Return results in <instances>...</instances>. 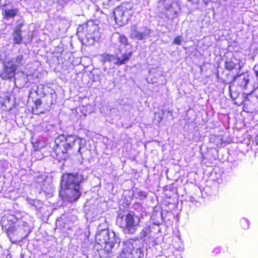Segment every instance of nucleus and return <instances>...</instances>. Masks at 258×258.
Wrapping results in <instances>:
<instances>
[{
    "label": "nucleus",
    "mask_w": 258,
    "mask_h": 258,
    "mask_svg": "<svg viewBox=\"0 0 258 258\" xmlns=\"http://www.w3.org/2000/svg\"><path fill=\"white\" fill-rule=\"evenodd\" d=\"M85 179L81 173L64 174L61 177V187L66 199L75 202L81 195L80 183Z\"/></svg>",
    "instance_id": "obj_1"
},
{
    "label": "nucleus",
    "mask_w": 258,
    "mask_h": 258,
    "mask_svg": "<svg viewBox=\"0 0 258 258\" xmlns=\"http://www.w3.org/2000/svg\"><path fill=\"white\" fill-rule=\"evenodd\" d=\"M56 147L54 151L58 157L60 153L62 156L59 158L65 160L68 157V152L72 150L75 146L79 147L78 152H80L82 146L85 145V140L80 139L76 136H64L63 135L58 136L55 140Z\"/></svg>",
    "instance_id": "obj_2"
},
{
    "label": "nucleus",
    "mask_w": 258,
    "mask_h": 258,
    "mask_svg": "<svg viewBox=\"0 0 258 258\" xmlns=\"http://www.w3.org/2000/svg\"><path fill=\"white\" fill-rule=\"evenodd\" d=\"M144 240L130 238L123 243L122 251L118 258H142L144 256Z\"/></svg>",
    "instance_id": "obj_3"
},
{
    "label": "nucleus",
    "mask_w": 258,
    "mask_h": 258,
    "mask_svg": "<svg viewBox=\"0 0 258 258\" xmlns=\"http://www.w3.org/2000/svg\"><path fill=\"white\" fill-rule=\"evenodd\" d=\"M99 29L97 25L93 21H89L79 26L77 34L80 39L84 40L85 39L90 44H93L100 37Z\"/></svg>",
    "instance_id": "obj_4"
},
{
    "label": "nucleus",
    "mask_w": 258,
    "mask_h": 258,
    "mask_svg": "<svg viewBox=\"0 0 258 258\" xmlns=\"http://www.w3.org/2000/svg\"><path fill=\"white\" fill-rule=\"evenodd\" d=\"M99 231L98 229L96 235V240L98 244L103 246L106 251H110L115 243L119 242L120 240L116 237L114 232H110L107 229Z\"/></svg>",
    "instance_id": "obj_5"
},
{
    "label": "nucleus",
    "mask_w": 258,
    "mask_h": 258,
    "mask_svg": "<svg viewBox=\"0 0 258 258\" xmlns=\"http://www.w3.org/2000/svg\"><path fill=\"white\" fill-rule=\"evenodd\" d=\"M23 63L22 55L17 56L15 60L9 62L0 60V77L3 79L12 78L15 75L17 66L22 65Z\"/></svg>",
    "instance_id": "obj_6"
},
{
    "label": "nucleus",
    "mask_w": 258,
    "mask_h": 258,
    "mask_svg": "<svg viewBox=\"0 0 258 258\" xmlns=\"http://www.w3.org/2000/svg\"><path fill=\"white\" fill-rule=\"evenodd\" d=\"M134 13L133 6L130 3H124L116 8L113 14L116 23L122 26L127 23Z\"/></svg>",
    "instance_id": "obj_7"
},
{
    "label": "nucleus",
    "mask_w": 258,
    "mask_h": 258,
    "mask_svg": "<svg viewBox=\"0 0 258 258\" xmlns=\"http://www.w3.org/2000/svg\"><path fill=\"white\" fill-rule=\"evenodd\" d=\"M124 221L120 223V227L124 229L126 233L133 234L138 230L140 223L139 217L134 213L126 214L124 218Z\"/></svg>",
    "instance_id": "obj_8"
},
{
    "label": "nucleus",
    "mask_w": 258,
    "mask_h": 258,
    "mask_svg": "<svg viewBox=\"0 0 258 258\" xmlns=\"http://www.w3.org/2000/svg\"><path fill=\"white\" fill-rule=\"evenodd\" d=\"M22 222L15 215L7 214L3 218L1 221V225L4 230L6 231L8 235L13 233L16 230V224L19 225Z\"/></svg>",
    "instance_id": "obj_9"
},
{
    "label": "nucleus",
    "mask_w": 258,
    "mask_h": 258,
    "mask_svg": "<svg viewBox=\"0 0 258 258\" xmlns=\"http://www.w3.org/2000/svg\"><path fill=\"white\" fill-rule=\"evenodd\" d=\"M132 55V52L131 51L123 53L121 56L118 55L115 56L112 54L104 53L100 55L99 59L104 63L106 62H109L113 64L121 65L128 61Z\"/></svg>",
    "instance_id": "obj_10"
},
{
    "label": "nucleus",
    "mask_w": 258,
    "mask_h": 258,
    "mask_svg": "<svg viewBox=\"0 0 258 258\" xmlns=\"http://www.w3.org/2000/svg\"><path fill=\"white\" fill-rule=\"evenodd\" d=\"M151 33V30L147 27H142L138 30L136 26L131 27V37L139 40H143L148 38Z\"/></svg>",
    "instance_id": "obj_11"
},
{
    "label": "nucleus",
    "mask_w": 258,
    "mask_h": 258,
    "mask_svg": "<svg viewBox=\"0 0 258 258\" xmlns=\"http://www.w3.org/2000/svg\"><path fill=\"white\" fill-rule=\"evenodd\" d=\"M160 6H164L167 10L171 12V15H176L177 13V9H175L174 7H178L177 3H175L173 0H164L159 2Z\"/></svg>",
    "instance_id": "obj_12"
},
{
    "label": "nucleus",
    "mask_w": 258,
    "mask_h": 258,
    "mask_svg": "<svg viewBox=\"0 0 258 258\" xmlns=\"http://www.w3.org/2000/svg\"><path fill=\"white\" fill-rule=\"evenodd\" d=\"M22 40L20 29H16L13 34V40L15 44H20Z\"/></svg>",
    "instance_id": "obj_13"
},
{
    "label": "nucleus",
    "mask_w": 258,
    "mask_h": 258,
    "mask_svg": "<svg viewBox=\"0 0 258 258\" xmlns=\"http://www.w3.org/2000/svg\"><path fill=\"white\" fill-rule=\"evenodd\" d=\"M18 10L17 9H6L5 10V14L6 19L14 18L17 15Z\"/></svg>",
    "instance_id": "obj_14"
},
{
    "label": "nucleus",
    "mask_w": 258,
    "mask_h": 258,
    "mask_svg": "<svg viewBox=\"0 0 258 258\" xmlns=\"http://www.w3.org/2000/svg\"><path fill=\"white\" fill-rule=\"evenodd\" d=\"M151 232V229L150 226H147L143 228L140 233V237L141 239L147 236V235Z\"/></svg>",
    "instance_id": "obj_15"
},
{
    "label": "nucleus",
    "mask_w": 258,
    "mask_h": 258,
    "mask_svg": "<svg viewBox=\"0 0 258 258\" xmlns=\"http://www.w3.org/2000/svg\"><path fill=\"white\" fill-rule=\"evenodd\" d=\"M236 67V64L231 60H227L225 61V68L227 70L231 71Z\"/></svg>",
    "instance_id": "obj_16"
},
{
    "label": "nucleus",
    "mask_w": 258,
    "mask_h": 258,
    "mask_svg": "<svg viewBox=\"0 0 258 258\" xmlns=\"http://www.w3.org/2000/svg\"><path fill=\"white\" fill-rule=\"evenodd\" d=\"M119 41L121 44L124 45L125 46H129V44L127 43V39L126 37L123 35H120L118 38Z\"/></svg>",
    "instance_id": "obj_17"
},
{
    "label": "nucleus",
    "mask_w": 258,
    "mask_h": 258,
    "mask_svg": "<svg viewBox=\"0 0 258 258\" xmlns=\"http://www.w3.org/2000/svg\"><path fill=\"white\" fill-rule=\"evenodd\" d=\"M242 227L243 229H247L249 227V222L248 220L245 218H243L240 221Z\"/></svg>",
    "instance_id": "obj_18"
},
{
    "label": "nucleus",
    "mask_w": 258,
    "mask_h": 258,
    "mask_svg": "<svg viewBox=\"0 0 258 258\" xmlns=\"http://www.w3.org/2000/svg\"><path fill=\"white\" fill-rule=\"evenodd\" d=\"M249 83V79L248 76L246 77H244L243 80L240 83V86L246 89L247 88V85Z\"/></svg>",
    "instance_id": "obj_19"
},
{
    "label": "nucleus",
    "mask_w": 258,
    "mask_h": 258,
    "mask_svg": "<svg viewBox=\"0 0 258 258\" xmlns=\"http://www.w3.org/2000/svg\"><path fill=\"white\" fill-rule=\"evenodd\" d=\"M181 37L177 36L174 39V43L177 45H179L181 44Z\"/></svg>",
    "instance_id": "obj_20"
},
{
    "label": "nucleus",
    "mask_w": 258,
    "mask_h": 258,
    "mask_svg": "<svg viewBox=\"0 0 258 258\" xmlns=\"http://www.w3.org/2000/svg\"><path fill=\"white\" fill-rule=\"evenodd\" d=\"M43 87L44 86L42 85H40L37 87V89L36 91V92L37 94H41V93H42V91H40V90H42Z\"/></svg>",
    "instance_id": "obj_21"
},
{
    "label": "nucleus",
    "mask_w": 258,
    "mask_h": 258,
    "mask_svg": "<svg viewBox=\"0 0 258 258\" xmlns=\"http://www.w3.org/2000/svg\"><path fill=\"white\" fill-rule=\"evenodd\" d=\"M253 71L256 77L258 78V64L254 66Z\"/></svg>",
    "instance_id": "obj_22"
},
{
    "label": "nucleus",
    "mask_w": 258,
    "mask_h": 258,
    "mask_svg": "<svg viewBox=\"0 0 258 258\" xmlns=\"http://www.w3.org/2000/svg\"><path fill=\"white\" fill-rule=\"evenodd\" d=\"M190 1H192L193 3H198L199 2L200 0H190ZM203 1L206 4H207L209 3V2L211 0H203Z\"/></svg>",
    "instance_id": "obj_23"
},
{
    "label": "nucleus",
    "mask_w": 258,
    "mask_h": 258,
    "mask_svg": "<svg viewBox=\"0 0 258 258\" xmlns=\"http://www.w3.org/2000/svg\"><path fill=\"white\" fill-rule=\"evenodd\" d=\"M252 92L253 91L250 92L249 93H244L243 95L245 99H247L248 98V95H251L252 93Z\"/></svg>",
    "instance_id": "obj_24"
},
{
    "label": "nucleus",
    "mask_w": 258,
    "mask_h": 258,
    "mask_svg": "<svg viewBox=\"0 0 258 258\" xmlns=\"http://www.w3.org/2000/svg\"><path fill=\"white\" fill-rule=\"evenodd\" d=\"M189 201L191 203H194V202H196V199L195 198H194L192 197H190L189 198Z\"/></svg>",
    "instance_id": "obj_25"
},
{
    "label": "nucleus",
    "mask_w": 258,
    "mask_h": 258,
    "mask_svg": "<svg viewBox=\"0 0 258 258\" xmlns=\"http://www.w3.org/2000/svg\"><path fill=\"white\" fill-rule=\"evenodd\" d=\"M255 142H256V144L258 145V134L257 135V136L255 137Z\"/></svg>",
    "instance_id": "obj_26"
}]
</instances>
